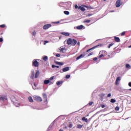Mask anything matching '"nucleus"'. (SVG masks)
Returning a JSON list of instances; mask_svg holds the SVG:
<instances>
[{"label": "nucleus", "instance_id": "39", "mask_svg": "<svg viewBox=\"0 0 131 131\" xmlns=\"http://www.w3.org/2000/svg\"><path fill=\"white\" fill-rule=\"evenodd\" d=\"M66 78H70V75H67L66 76Z\"/></svg>", "mask_w": 131, "mask_h": 131}, {"label": "nucleus", "instance_id": "35", "mask_svg": "<svg viewBox=\"0 0 131 131\" xmlns=\"http://www.w3.org/2000/svg\"><path fill=\"white\" fill-rule=\"evenodd\" d=\"M125 31H123L122 33H121V36H123V35H125Z\"/></svg>", "mask_w": 131, "mask_h": 131}, {"label": "nucleus", "instance_id": "42", "mask_svg": "<svg viewBox=\"0 0 131 131\" xmlns=\"http://www.w3.org/2000/svg\"><path fill=\"white\" fill-rule=\"evenodd\" d=\"M93 103H94V102H89V106H92V104H93Z\"/></svg>", "mask_w": 131, "mask_h": 131}, {"label": "nucleus", "instance_id": "26", "mask_svg": "<svg viewBox=\"0 0 131 131\" xmlns=\"http://www.w3.org/2000/svg\"><path fill=\"white\" fill-rule=\"evenodd\" d=\"M13 104L16 106V107H19L20 106V103H15V102L13 101Z\"/></svg>", "mask_w": 131, "mask_h": 131}, {"label": "nucleus", "instance_id": "8", "mask_svg": "<svg viewBox=\"0 0 131 131\" xmlns=\"http://www.w3.org/2000/svg\"><path fill=\"white\" fill-rule=\"evenodd\" d=\"M5 100H6V101L8 100V98H7V96H5V97L1 96V97H0V101H3L4 102V101H5Z\"/></svg>", "mask_w": 131, "mask_h": 131}, {"label": "nucleus", "instance_id": "15", "mask_svg": "<svg viewBox=\"0 0 131 131\" xmlns=\"http://www.w3.org/2000/svg\"><path fill=\"white\" fill-rule=\"evenodd\" d=\"M39 76V71H37L35 75V78H37L38 76Z\"/></svg>", "mask_w": 131, "mask_h": 131}, {"label": "nucleus", "instance_id": "57", "mask_svg": "<svg viewBox=\"0 0 131 131\" xmlns=\"http://www.w3.org/2000/svg\"><path fill=\"white\" fill-rule=\"evenodd\" d=\"M55 67H56V68H59V66H55Z\"/></svg>", "mask_w": 131, "mask_h": 131}, {"label": "nucleus", "instance_id": "19", "mask_svg": "<svg viewBox=\"0 0 131 131\" xmlns=\"http://www.w3.org/2000/svg\"><path fill=\"white\" fill-rule=\"evenodd\" d=\"M42 59H43V61H45L46 62H47V61H48V60L49 59L47 56H45L42 57Z\"/></svg>", "mask_w": 131, "mask_h": 131}, {"label": "nucleus", "instance_id": "37", "mask_svg": "<svg viewBox=\"0 0 131 131\" xmlns=\"http://www.w3.org/2000/svg\"><path fill=\"white\" fill-rule=\"evenodd\" d=\"M58 65H59V66H63V65H64V63L59 62Z\"/></svg>", "mask_w": 131, "mask_h": 131}, {"label": "nucleus", "instance_id": "22", "mask_svg": "<svg viewBox=\"0 0 131 131\" xmlns=\"http://www.w3.org/2000/svg\"><path fill=\"white\" fill-rule=\"evenodd\" d=\"M82 121H85V122H88V118H85V117H83L82 118Z\"/></svg>", "mask_w": 131, "mask_h": 131}, {"label": "nucleus", "instance_id": "55", "mask_svg": "<svg viewBox=\"0 0 131 131\" xmlns=\"http://www.w3.org/2000/svg\"><path fill=\"white\" fill-rule=\"evenodd\" d=\"M77 44L78 45V46H80V42H78Z\"/></svg>", "mask_w": 131, "mask_h": 131}, {"label": "nucleus", "instance_id": "16", "mask_svg": "<svg viewBox=\"0 0 131 131\" xmlns=\"http://www.w3.org/2000/svg\"><path fill=\"white\" fill-rule=\"evenodd\" d=\"M83 57H84V55L81 54L80 56L76 58V60H79V59H81V58H83Z\"/></svg>", "mask_w": 131, "mask_h": 131}, {"label": "nucleus", "instance_id": "24", "mask_svg": "<svg viewBox=\"0 0 131 131\" xmlns=\"http://www.w3.org/2000/svg\"><path fill=\"white\" fill-rule=\"evenodd\" d=\"M45 84H49L50 83V80H45L44 81Z\"/></svg>", "mask_w": 131, "mask_h": 131}, {"label": "nucleus", "instance_id": "31", "mask_svg": "<svg viewBox=\"0 0 131 131\" xmlns=\"http://www.w3.org/2000/svg\"><path fill=\"white\" fill-rule=\"evenodd\" d=\"M119 106H117L115 108V110H116V111H119Z\"/></svg>", "mask_w": 131, "mask_h": 131}, {"label": "nucleus", "instance_id": "41", "mask_svg": "<svg viewBox=\"0 0 131 131\" xmlns=\"http://www.w3.org/2000/svg\"><path fill=\"white\" fill-rule=\"evenodd\" d=\"M53 24H59L60 23V21H56V22H53Z\"/></svg>", "mask_w": 131, "mask_h": 131}, {"label": "nucleus", "instance_id": "11", "mask_svg": "<svg viewBox=\"0 0 131 131\" xmlns=\"http://www.w3.org/2000/svg\"><path fill=\"white\" fill-rule=\"evenodd\" d=\"M63 72H66V71H69V67H67L62 69Z\"/></svg>", "mask_w": 131, "mask_h": 131}, {"label": "nucleus", "instance_id": "56", "mask_svg": "<svg viewBox=\"0 0 131 131\" xmlns=\"http://www.w3.org/2000/svg\"><path fill=\"white\" fill-rule=\"evenodd\" d=\"M90 129H91V127H87V129H88V130H90Z\"/></svg>", "mask_w": 131, "mask_h": 131}, {"label": "nucleus", "instance_id": "29", "mask_svg": "<svg viewBox=\"0 0 131 131\" xmlns=\"http://www.w3.org/2000/svg\"><path fill=\"white\" fill-rule=\"evenodd\" d=\"M110 102L111 103H115V102H116V100L114 99H111Z\"/></svg>", "mask_w": 131, "mask_h": 131}, {"label": "nucleus", "instance_id": "58", "mask_svg": "<svg viewBox=\"0 0 131 131\" xmlns=\"http://www.w3.org/2000/svg\"><path fill=\"white\" fill-rule=\"evenodd\" d=\"M34 86H35V87L36 86V85L35 83H34Z\"/></svg>", "mask_w": 131, "mask_h": 131}, {"label": "nucleus", "instance_id": "6", "mask_svg": "<svg viewBox=\"0 0 131 131\" xmlns=\"http://www.w3.org/2000/svg\"><path fill=\"white\" fill-rule=\"evenodd\" d=\"M51 24H46L43 26V29H45V30H46L47 29H49V28H51Z\"/></svg>", "mask_w": 131, "mask_h": 131}, {"label": "nucleus", "instance_id": "64", "mask_svg": "<svg viewBox=\"0 0 131 131\" xmlns=\"http://www.w3.org/2000/svg\"><path fill=\"white\" fill-rule=\"evenodd\" d=\"M60 4H63V3L61 2Z\"/></svg>", "mask_w": 131, "mask_h": 131}, {"label": "nucleus", "instance_id": "52", "mask_svg": "<svg viewBox=\"0 0 131 131\" xmlns=\"http://www.w3.org/2000/svg\"><path fill=\"white\" fill-rule=\"evenodd\" d=\"M101 107H102V108H105V105H104V104H103V105H101Z\"/></svg>", "mask_w": 131, "mask_h": 131}, {"label": "nucleus", "instance_id": "18", "mask_svg": "<svg viewBox=\"0 0 131 131\" xmlns=\"http://www.w3.org/2000/svg\"><path fill=\"white\" fill-rule=\"evenodd\" d=\"M83 28V26L82 25H80L77 27V29L80 30V29H82Z\"/></svg>", "mask_w": 131, "mask_h": 131}, {"label": "nucleus", "instance_id": "48", "mask_svg": "<svg viewBox=\"0 0 131 131\" xmlns=\"http://www.w3.org/2000/svg\"><path fill=\"white\" fill-rule=\"evenodd\" d=\"M111 97V93H110V94H108L107 95V97H108V98H109V97Z\"/></svg>", "mask_w": 131, "mask_h": 131}, {"label": "nucleus", "instance_id": "30", "mask_svg": "<svg viewBox=\"0 0 131 131\" xmlns=\"http://www.w3.org/2000/svg\"><path fill=\"white\" fill-rule=\"evenodd\" d=\"M64 14H65V15H69V14H70V13L68 11H64Z\"/></svg>", "mask_w": 131, "mask_h": 131}, {"label": "nucleus", "instance_id": "54", "mask_svg": "<svg viewBox=\"0 0 131 131\" xmlns=\"http://www.w3.org/2000/svg\"><path fill=\"white\" fill-rule=\"evenodd\" d=\"M128 85L131 87V82L128 83Z\"/></svg>", "mask_w": 131, "mask_h": 131}, {"label": "nucleus", "instance_id": "36", "mask_svg": "<svg viewBox=\"0 0 131 131\" xmlns=\"http://www.w3.org/2000/svg\"><path fill=\"white\" fill-rule=\"evenodd\" d=\"M0 27H1V28H5V27H6V25H0Z\"/></svg>", "mask_w": 131, "mask_h": 131}, {"label": "nucleus", "instance_id": "5", "mask_svg": "<svg viewBox=\"0 0 131 131\" xmlns=\"http://www.w3.org/2000/svg\"><path fill=\"white\" fill-rule=\"evenodd\" d=\"M34 100L35 101H36L37 102H42V99L41 97L39 96H35L34 97Z\"/></svg>", "mask_w": 131, "mask_h": 131}, {"label": "nucleus", "instance_id": "1", "mask_svg": "<svg viewBox=\"0 0 131 131\" xmlns=\"http://www.w3.org/2000/svg\"><path fill=\"white\" fill-rule=\"evenodd\" d=\"M77 43V41L74 39L69 38L67 40V43L69 45V46L72 45V46H74Z\"/></svg>", "mask_w": 131, "mask_h": 131}, {"label": "nucleus", "instance_id": "10", "mask_svg": "<svg viewBox=\"0 0 131 131\" xmlns=\"http://www.w3.org/2000/svg\"><path fill=\"white\" fill-rule=\"evenodd\" d=\"M114 40L116 42H120V39L118 37L115 36L114 37Z\"/></svg>", "mask_w": 131, "mask_h": 131}, {"label": "nucleus", "instance_id": "38", "mask_svg": "<svg viewBox=\"0 0 131 131\" xmlns=\"http://www.w3.org/2000/svg\"><path fill=\"white\" fill-rule=\"evenodd\" d=\"M72 126H73V125L72 124H70L69 125V127H70V128H72Z\"/></svg>", "mask_w": 131, "mask_h": 131}, {"label": "nucleus", "instance_id": "46", "mask_svg": "<svg viewBox=\"0 0 131 131\" xmlns=\"http://www.w3.org/2000/svg\"><path fill=\"white\" fill-rule=\"evenodd\" d=\"M98 60V58L97 57H95L94 58H93V61H97Z\"/></svg>", "mask_w": 131, "mask_h": 131}, {"label": "nucleus", "instance_id": "44", "mask_svg": "<svg viewBox=\"0 0 131 131\" xmlns=\"http://www.w3.org/2000/svg\"><path fill=\"white\" fill-rule=\"evenodd\" d=\"M3 41H4L3 38H0V42H3Z\"/></svg>", "mask_w": 131, "mask_h": 131}, {"label": "nucleus", "instance_id": "32", "mask_svg": "<svg viewBox=\"0 0 131 131\" xmlns=\"http://www.w3.org/2000/svg\"><path fill=\"white\" fill-rule=\"evenodd\" d=\"M113 45H114V43H110V44L107 46V48H108V49H110V48H111V47H112V46H113Z\"/></svg>", "mask_w": 131, "mask_h": 131}, {"label": "nucleus", "instance_id": "23", "mask_svg": "<svg viewBox=\"0 0 131 131\" xmlns=\"http://www.w3.org/2000/svg\"><path fill=\"white\" fill-rule=\"evenodd\" d=\"M29 102L32 103L33 102V99H32V97L31 96L29 97L28 98Z\"/></svg>", "mask_w": 131, "mask_h": 131}, {"label": "nucleus", "instance_id": "7", "mask_svg": "<svg viewBox=\"0 0 131 131\" xmlns=\"http://www.w3.org/2000/svg\"><path fill=\"white\" fill-rule=\"evenodd\" d=\"M102 46V45H97V46H94V47H93V48H90V49H89V50H88V51H89V52H90V51H92V50H94V49H96V48H99V47H101Z\"/></svg>", "mask_w": 131, "mask_h": 131}, {"label": "nucleus", "instance_id": "61", "mask_svg": "<svg viewBox=\"0 0 131 131\" xmlns=\"http://www.w3.org/2000/svg\"><path fill=\"white\" fill-rule=\"evenodd\" d=\"M128 48H131V45L128 47Z\"/></svg>", "mask_w": 131, "mask_h": 131}, {"label": "nucleus", "instance_id": "12", "mask_svg": "<svg viewBox=\"0 0 131 131\" xmlns=\"http://www.w3.org/2000/svg\"><path fill=\"white\" fill-rule=\"evenodd\" d=\"M78 9H79V10H81V11H82V12H84V11H85V8H84V7H83L80 6H78Z\"/></svg>", "mask_w": 131, "mask_h": 131}, {"label": "nucleus", "instance_id": "53", "mask_svg": "<svg viewBox=\"0 0 131 131\" xmlns=\"http://www.w3.org/2000/svg\"><path fill=\"white\" fill-rule=\"evenodd\" d=\"M48 42H49V41H45L44 45H46V43H48Z\"/></svg>", "mask_w": 131, "mask_h": 131}, {"label": "nucleus", "instance_id": "43", "mask_svg": "<svg viewBox=\"0 0 131 131\" xmlns=\"http://www.w3.org/2000/svg\"><path fill=\"white\" fill-rule=\"evenodd\" d=\"M61 55H60L59 54H56V57H60Z\"/></svg>", "mask_w": 131, "mask_h": 131}, {"label": "nucleus", "instance_id": "14", "mask_svg": "<svg viewBox=\"0 0 131 131\" xmlns=\"http://www.w3.org/2000/svg\"><path fill=\"white\" fill-rule=\"evenodd\" d=\"M61 34H62V35H64V36H69V35H70L69 33H68L67 32H61Z\"/></svg>", "mask_w": 131, "mask_h": 131}, {"label": "nucleus", "instance_id": "45", "mask_svg": "<svg viewBox=\"0 0 131 131\" xmlns=\"http://www.w3.org/2000/svg\"><path fill=\"white\" fill-rule=\"evenodd\" d=\"M50 80H53L54 79V76H52L50 78Z\"/></svg>", "mask_w": 131, "mask_h": 131}, {"label": "nucleus", "instance_id": "49", "mask_svg": "<svg viewBox=\"0 0 131 131\" xmlns=\"http://www.w3.org/2000/svg\"><path fill=\"white\" fill-rule=\"evenodd\" d=\"M91 16H93V14H88V15H87V17H91Z\"/></svg>", "mask_w": 131, "mask_h": 131}, {"label": "nucleus", "instance_id": "28", "mask_svg": "<svg viewBox=\"0 0 131 131\" xmlns=\"http://www.w3.org/2000/svg\"><path fill=\"white\" fill-rule=\"evenodd\" d=\"M91 22V20L84 19V23H90Z\"/></svg>", "mask_w": 131, "mask_h": 131}, {"label": "nucleus", "instance_id": "21", "mask_svg": "<svg viewBox=\"0 0 131 131\" xmlns=\"http://www.w3.org/2000/svg\"><path fill=\"white\" fill-rule=\"evenodd\" d=\"M35 73H34V71H33L32 72V75H31V79H33V78H34V75H35Z\"/></svg>", "mask_w": 131, "mask_h": 131}, {"label": "nucleus", "instance_id": "59", "mask_svg": "<svg viewBox=\"0 0 131 131\" xmlns=\"http://www.w3.org/2000/svg\"><path fill=\"white\" fill-rule=\"evenodd\" d=\"M89 52H90V51H89V50H88L86 51V53H89Z\"/></svg>", "mask_w": 131, "mask_h": 131}, {"label": "nucleus", "instance_id": "17", "mask_svg": "<svg viewBox=\"0 0 131 131\" xmlns=\"http://www.w3.org/2000/svg\"><path fill=\"white\" fill-rule=\"evenodd\" d=\"M83 6H84V8H86L87 9H91L92 10L94 9V8L92 7L91 6L84 5Z\"/></svg>", "mask_w": 131, "mask_h": 131}, {"label": "nucleus", "instance_id": "3", "mask_svg": "<svg viewBox=\"0 0 131 131\" xmlns=\"http://www.w3.org/2000/svg\"><path fill=\"white\" fill-rule=\"evenodd\" d=\"M37 60L39 61V59H34V60H33V61L32 62V65L34 67H38V66H39V63L38 62V61H37Z\"/></svg>", "mask_w": 131, "mask_h": 131}, {"label": "nucleus", "instance_id": "40", "mask_svg": "<svg viewBox=\"0 0 131 131\" xmlns=\"http://www.w3.org/2000/svg\"><path fill=\"white\" fill-rule=\"evenodd\" d=\"M93 54H94V53H93V52H91V53L88 54V57H90V56H92V55H93Z\"/></svg>", "mask_w": 131, "mask_h": 131}, {"label": "nucleus", "instance_id": "51", "mask_svg": "<svg viewBox=\"0 0 131 131\" xmlns=\"http://www.w3.org/2000/svg\"><path fill=\"white\" fill-rule=\"evenodd\" d=\"M55 64H56L57 65H59V62L58 61H55Z\"/></svg>", "mask_w": 131, "mask_h": 131}, {"label": "nucleus", "instance_id": "33", "mask_svg": "<svg viewBox=\"0 0 131 131\" xmlns=\"http://www.w3.org/2000/svg\"><path fill=\"white\" fill-rule=\"evenodd\" d=\"M32 34L34 36H35V35H36V32H35V31H34L33 32H32Z\"/></svg>", "mask_w": 131, "mask_h": 131}, {"label": "nucleus", "instance_id": "9", "mask_svg": "<svg viewBox=\"0 0 131 131\" xmlns=\"http://www.w3.org/2000/svg\"><path fill=\"white\" fill-rule=\"evenodd\" d=\"M43 96V99L44 100V102H47V94H46L45 93L42 94Z\"/></svg>", "mask_w": 131, "mask_h": 131}, {"label": "nucleus", "instance_id": "47", "mask_svg": "<svg viewBox=\"0 0 131 131\" xmlns=\"http://www.w3.org/2000/svg\"><path fill=\"white\" fill-rule=\"evenodd\" d=\"M78 9V6H77V5H75V9Z\"/></svg>", "mask_w": 131, "mask_h": 131}, {"label": "nucleus", "instance_id": "4", "mask_svg": "<svg viewBox=\"0 0 131 131\" xmlns=\"http://www.w3.org/2000/svg\"><path fill=\"white\" fill-rule=\"evenodd\" d=\"M123 2H122V0H118L116 2V8H119L120 6H122Z\"/></svg>", "mask_w": 131, "mask_h": 131}, {"label": "nucleus", "instance_id": "63", "mask_svg": "<svg viewBox=\"0 0 131 131\" xmlns=\"http://www.w3.org/2000/svg\"><path fill=\"white\" fill-rule=\"evenodd\" d=\"M129 91H131V89H129Z\"/></svg>", "mask_w": 131, "mask_h": 131}, {"label": "nucleus", "instance_id": "34", "mask_svg": "<svg viewBox=\"0 0 131 131\" xmlns=\"http://www.w3.org/2000/svg\"><path fill=\"white\" fill-rule=\"evenodd\" d=\"M130 66L128 63L126 64V68H130Z\"/></svg>", "mask_w": 131, "mask_h": 131}, {"label": "nucleus", "instance_id": "60", "mask_svg": "<svg viewBox=\"0 0 131 131\" xmlns=\"http://www.w3.org/2000/svg\"><path fill=\"white\" fill-rule=\"evenodd\" d=\"M64 128H67V126H66Z\"/></svg>", "mask_w": 131, "mask_h": 131}, {"label": "nucleus", "instance_id": "62", "mask_svg": "<svg viewBox=\"0 0 131 131\" xmlns=\"http://www.w3.org/2000/svg\"><path fill=\"white\" fill-rule=\"evenodd\" d=\"M106 1H107V0H103L104 2H106Z\"/></svg>", "mask_w": 131, "mask_h": 131}, {"label": "nucleus", "instance_id": "25", "mask_svg": "<svg viewBox=\"0 0 131 131\" xmlns=\"http://www.w3.org/2000/svg\"><path fill=\"white\" fill-rule=\"evenodd\" d=\"M62 83H63V81H58L56 82L57 85H60V84H62Z\"/></svg>", "mask_w": 131, "mask_h": 131}, {"label": "nucleus", "instance_id": "2", "mask_svg": "<svg viewBox=\"0 0 131 131\" xmlns=\"http://www.w3.org/2000/svg\"><path fill=\"white\" fill-rule=\"evenodd\" d=\"M107 56V52L105 50L100 51L99 53L98 58L100 59V58H104V57H106Z\"/></svg>", "mask_w": 131, "mask_h": 131}, {"label": "nucleus", "instance_id": "50", "mask_svg": "<svg viewBox=\"0 0 131 131\" xmlns=\"http://www.w3.org/2000/svg\"><path fill=\"white\" fill-rule=\"evenodd\" d=\"M55 67H56V66L55 64H53L52 66V68H55Z\"/></svg>", "mask_w": 131, "mask_h": 131}, {"label": "nucleus", "instance_id": "27", "mask_svg": "<svg viewBox=\"0 0 131 131\" xmlns=\"http://www.w3.org/2000/svg\"><path fill=\"white\" fill-rule=\"evenodd\" d=\"M83 126V125L78 124L77 126V128H81Z\"/></svg>", "mask_w": 131, "mask_h": 131}, {"label": "nucleus", "instance_id": "13", "mask_svg": "<svg viewBox=\"0 0 131 131\" xmlns=\"http://www.w3.org/2000/svg\"><path fill=\"white\" fill-rule=\"evenodd\" d=\"M119 80H121V78H120V77H118L116 80V84H119Z\"/></svg>", "mask_w": 131, "mask_h": 131}, {"label": "nucleus", "instance_id": "20", "mask_svg": "<svg viewBox=\"0 0 131 131\" xmlns=\"http://www.w3.org/2000/svg\"><path fill=\"white\" fill-rule=\"evenodd\" d=\"M65 51H66V48H62L60 49V51L61 53H64Z\"/></svg>", "mask_w": 131, "mask_h": 131}]
</instances>
